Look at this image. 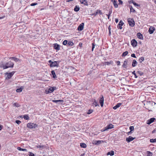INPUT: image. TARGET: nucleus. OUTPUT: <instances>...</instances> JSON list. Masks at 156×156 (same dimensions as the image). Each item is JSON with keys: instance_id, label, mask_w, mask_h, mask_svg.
<instances>
[{"instance_id": "46", "label": "nucleus", "mask_w": 156, "mask_h": 156, "mask_svg": "<svg viewBox=\"0 0 156 156\" xmlns=\"http://www.w3.org/2000/svg\"><path fill=\"white\" fill-rule=\"evenodd\" d=\"M129 129L131 131H132L134 130V127L133 126H130L129 127Z\"/></svg>"}, {"instance_id": "18", "label": "nucleus", "mask_w": 156, "mask_h": 156, "mask_svg": "<svg viewBox=\"0 0 156 156\" xmlns=\"http://www.w3.org/2000/svg\"><path fill=\"white\" fill-rule=\"evenodd\" d=\"M137 64V62L134 59L133 60V62L132 63V66L133 67L136 66Z\"/></svg>"}, {"instance_id": "24", "label": "nucleus", "mask_w": 156, "mask_h": 156, "mask_svg": "<svg viewBox=\"0 0 156 156\" xmlns=\"http://www.w3.org/2000/svg\"><path fill=\"white\" fill-rule=\"evenodd\" d=\"M114 152L113 151H111L108 152L107 153V155H110L111 156H113L114 155Z\"/></svg>"}, {"instance_id": "19", "label": "nucleus", "mask_w": 156, "mask_h": 156, "mask_svg": "<svg viewBox=\"0 0 156 156\" xmlns=\"http://www.w3.org/2000/svg\"><path fill=\"white\" fill-rule=\"evenodd\" d=\"M99 13L100 15H101L102 14V12H101V11L100 10H97L96 12H95L94 15L95 16H96L97 15L98 13Z\"/></svg>"}, {"instance_id": "2", "label": "nucleus", "mask_w": 156, "mask_h": 156, "mask_svg": "<svg viewBox=\"0 0 156 156\" xmlns=\"http://www.w3.org/2000/svg\"><path fill=\"white\" fill-rule=\"evenodd\" d=\"M48 62L50 63V66L51 67H58V64H59L60 61H55L54 62H52L51 60H50L48 61Z\"/></svg>"}, {"instance_id": "48", "label": "nucleus", "mask_w": 156, "mask_h": 156, "mask_svg": "<svg viewBox=\"0 0 156 156\" xmlns=\"http://www.w3.org/2000/svg\"><path fill=\"white\" fill-rule=\"evenodd\" d=\"M93 111V110L92 109H90L88 110V114H90L92 113Z\"/></svg>"}, {"instance_id": "47", "label": "nucleus", "mask_w": 156, "mask_h": 156, "mask_svg": "<svg viewBox=\"0 0 156 156\" xmlns=\"http://www.w3.org/2000/svg\"><path fill=\"white\" fill-rule=\"evenodd\" d=\"M16 122L18 124H20L21 122V121L20 120H16Z\"/></svg>"}, {"instance_id": "54", "label": "nucleus", "mask_w": 156, "mask_h": 156, "mask_svg": "<svg viewBox=\"0 0 156 156\" xmlns=\"http://www.w3.org/2000/svg\"><path fill=\"white\" fill-rule=\"evenodd\" d=\"M134 1L133 0H131L130 1H129L128 2L129 4H131V3H133L134 2Z\"/></svg>"}, {"instance_id": "5", "label": "nucleus", "mask_w": 156, "mask_h": 156, "mask_svg": "<svg viewBox=\"0 0 156 156\" xmlns=\"http://www.w3.org/2000/svg\"><path fill=\"white\" fill-rule=\"evenodd\" d=\"M113 128V125L112 124H109L105 128V129L101 130L102 132L105 131L108 129H112Z\"/></svg>"}, {"instance_id": "39", "label": "nucleus", "mask_w": 156, "mask_h": 156, "mask_svg": "<svg viewBox=\"0 0 156 156\" xmlns=\"http://www.w3.org/2000/svg\"><path fill=\"white\" fill-rule=\"evenodd\" d=\"M24 118L26 120H29V117L27 115H24Z\"/></svg>"}, {"instance_id": "52", "label": "nucleus", "mask_w": 156, "mask_h": 156, "mask_svg": "<svg viewBox=\"0 0 156 156\" xmlns=\"http://www.w3.org/2000/svg\"><path fill=\"white\" fill-rule=\"evenodd\" d=\"M131 56L132 57H133V58H136V55H135V54L134 53H133V54H132L131 55Z\"/></svg>"}, {"instance_id": "32", "label": "nucleus", "mask_w": 156, "mask_h": 156, "mask_svg": "<svg viewBox=\"0 0 156 156\" xmlns=\"http://www.w3.org/2000/svg\"><path fill=\"white\" fill-rule=\"evenodd\" d=\"M92 104L93 106L95 105V106H99L97 102L95 100H94V101L92 103Z\"/></svg>"}, {"instance_id": "55", "label": "nucleus", "mask_w": 156, "mask_h": 156, "mask_svg": "<svg viewBox=\"0 0 156 156\" xmlns=\"http://www.w3.org/2000/svg\"><path fill=\"white\" fill-rule=\"evenodd\" d=\"M118 1L119 2V4H122L123 3L122 1L121 0H118Z\"/></svg>"}, {"instance_id": "45", "label": "nucleus", "mask_w": 156, "mask_h": 156, "mask_svg": "<svg viewBox=\"0 0 156 156\" xmlns=\"http://www.w3.org/2000/svg\"><path fill=\"white\" fill-rule=\"evenodd\" d=\"M132 74H133L134 76H135V78H137V76H136V73H135V71H133V72H132Z\"/></svg>"}, {"instance_id": "63", "label": "nucleus", "mask_w": 156, "mask_h": 156, "mask_svg": "<svg viewBox=\"0 0 156 156\" xmlns=\"http://www.w3.org/2000/svg\"><path fill=\"white\" fill-rule=\"evenodd\" d=\"M2 126L1 125H0V130H2Z\"/></svg>"}, {"instance_id": "25", "label": "nucleus", "mask_w": 156, "mask_h": 156, "mask_svg": "<svg viewBox=\"0 0 156 156\" xmlns=\"http://www.w3.org/2000/svg\"><path fill=\"white\" fill-rule=\"evenodd\" d=\"M74 45L73 43L71 41H69V42H67V46H72Z\"/></svg>"}, {"instance_id": "40", "label": "nucleus", "mask_w": 156, "mask_h": 156, "mask_svg": "<svg viewBox=\"0 0 156 156\" xmlns=\"http://www.w3.org/2000/svg\"><path fill=\"white\" fill-rule=\"evenodd\" d=\"M147 156H152L153 154L152 153H151L149 151H147Z\"/></svg>"}, {"instance_id": "41", "label": "nucleus", "mask_w": 156, "mask_h": 156, "mask_svg": "<svg viewBox=\"0 0 156 156\" xmlns=\"http://www.w3.org/2000/svg\"><path fill=\"white\" fill-rule=\"evenodd\" d=\"M137 73H138L140 76H141L144 74L143 73L140 71H137Z\"/></svg>"}, {"instance_id": "59", "label": "nucleus", "mask_w": 156, "mask_h": 156, "mask_svg": "<svg viewBox=\"0 0 156 156\" xmlns=\"http://www.w3.org/2000/svg\"><path fill=\"white\" fill-rule=\"evenodd\" d=\"M57 101H58V102H63V100H57Z\"/></svg>"}, {"instance_id": "35", "label": "nucleus", "mask_w": 156, "mask_h": 156, "mask_svg": "<svg viewBox=\"0 0 156 156\" xmlns=\"http://www.w3.org/2000/svg\"><path fill=\"white\" fill-rule=\"evenodd\" d=\"M144 57H142L141 58H140L139 60L140 62V63H141L144 60Z\"/></svg>"}, {"instance_id": "7", "label": "nucleus", "mask_w": 156, "mask_h": 156, "mask_svg": "<svg viewBox=\"0 0 156 156\" xmlns=\"http://www.w3.org/2000/svg\"><path fill=\"white\" fill-rule=\"evenodd\" d=\"M14 73L15 72L14 71H12V72L9 73H7V76L6 77V79L8 80L13 75Z\"/></svg>"}, {"instance_id": "13", "label": "nucleus", "mask_w": 156, "mask_h": 156, "mask_svg": "<svg viewBox=\"0 0 156 156\" xmlns=\"http://www.w3.org/2000/svg\"><path fill=\"white\" fill-rule=\"evenodd\" d=\"M54 48L57 50H59L60 49V45L57 43L54 44Z\"/></svg>"}, {"instance_id": "9", "label": "nucleus", "mask_w": 156, "mask_h": 156, "mask_svg": "<svg viewBox=\"0 0 156 156\" xmlns=\"http://www.w3.org/2000/svg\"><path fill=\"white\" fill-rule=\"evenodd\" d=\"M131 44L133 47H135L137 45V42L134 39H133L131 41Z\"/></svg>"}, {"instance_id": "3", "label": "nucleus", "mask_w": 156, "mask_h": 156, "mask_svg": "<svg viewBox=\"0 0 156 156\" xmlns=\"http://www.w3.org/2000/svg\"><path fill=\"white\" fill-rule=\"evenodd\" d=\"M37 126V125L34 123H29L27 124V127L29 128H34Z\"/></svg>"}, {"instance_id": "8", "label": "nucleus", "mask_w": 156, "mask_h": 156, "mask_svg": "<svg viewBox=\"0 0 156 156\" xmlns=\"http://www.w3.org/2000/svg\"><path fill=\"white\" fill-rule=\"evenodd\" d=\"M56 87H51L49 88L48 90L47 91H46V92L47 93H51L53 92L54 90H56Z\"/></svg>"}, {"instance_id": "30", "label": "nucleus", "mask_w": 156, "mask_h": 156, "mask_svg": "<svg viewBox=\"0 0 156 156\" xmlns=\"http://www.w3.org/2000/svg\"><path fill=\"white\" fill-rule=\"evenodd\" d=\"M80 9V8L79 6L77 5H76L75 6V8L74 9V11L75 12H78L79 11Z\"/></svg>"}, {"instance_id": "43", "label": "nucleus", "mask_w": 156, "mask_h": 156, "mask_svg": "<svg viewBox=\"0 0 156 156\" xmlns=\"http://www.w3.org/2000/svg\"><path fill=\"white\" fill-rule=\"evenodd\" d=\"M95 44L94 43H93L92 44V51H93L94 50V48L95 47Z\"/></svg>"}, {"instance_id": "62", "label": "nucleus", "mask_w": 156, "mask_h": 156, "mask_svg": "<svg viewBox=\"0 0 156 156\" xmlns=\"http://www.w3.org/2000/svg\"><path fill=\"white\" fill-rule=\"evenodd\" d=\"M9 59H12L13 60V59L14 58V57H9Z\"/></svg>"}, {"instance_id": "37", "label": "nucleus", "mask_w": 156, "mask_h": 156, "mask_svg": "<svg viewBox=\"0 0 156 156\" xmlns=\"http://www.w3.org/2000/svg\"><path fill=\"white\" fill-rule=\"evenodd\" d=\"M150 142L151 143L156 142V138L154 139H150Z\"/></svg>"}, {"instance_id": "1", "label": "nucleus", "mask_w": 156, "mask_h": 156, "mask_svg": "<svg viewBox=\"0 0 156 156\" xmlns=\"http://www.w3.org/2000/svg\"><path fill=\"white\" fill-rule=\"evenodd\" d=\"M14 63L11 61H9L8 62H6L5 65L3 64L0 65V67H3V69H6L9 68H12L13 67Z\"/></svg>"}, {"instance_id": "15", "label": "nucleus", "mask_w": 156, "mask_h": 156, "mask_svg": "<svg viewBox=\"0 0 156 156\" xmlns=\"http://www.w3.org/2000/svg\"><path fill=\"white\" fill-rule=\"evenodd\" d=\"M84 24L83 23H81L77 28L78 30L79 31H81L83 30V28Z\"/></svg>"}, {"instance_id": "20", "label": "nucleus", "mask_w": 156, "mask_h": 156, "mask_svg": "<svg viewBox=\"0 0 156 156\" xmlns=\"http://www.w3.org/2000/svg\"><path fill=\"white\" fill-rule=\"evenodd\" d=\"M122 105L121 103H118L117 105L113 107V109H116L117 108L119 107Z\"/></svg>"}, {"instance_id": "6", "label": "nucleus", "mask_w": 156, "mask_h": 156, "mask_svg": "<svg viewBox=\"0 0 156 156\" xmlns=\"http://www.w3.org/2000/svg\"><path fill=\"white\" fill-rule=\"evenodd\" d=\"M104 97L103 95H101V98H100L99 99V102L101 105V107H103L104 105Z\"/></svg>"}, {"instance_id": "51", "label": "nucleus", "mask_w": 156, "mask_h": 156, "mask_svg": "<svg viewBox=\"0 0 156 156\" xmlns=\"http://www.w3.org/2000/svg\"><path fill=\"white\" fill-rule=\"evenodd\" d=\"M29 153L30 154H29V156H34V154L32 153L31 152H29Z\"/></svg>"}, {"instance_id": "44", "label": "nucleus", "mask_w": 156, "mask_h": 156, "mask_svg": "<svg viewBox=\"0 0 156 156\" xmlns=\"http://www.w3.org/2000/svg\"><path fill=\"white\" fill-rule=\"evenodd\" d=\"M13 60L16 62H17L20 60V59L18 58L15 57H14Z\"/></svg>"}, {"instance_id": "50", "label": "nucleus", "mask_w": 156, "mask_h": 156, "mask_svg": "<svg viewBox=\"0 0 156 156\" xmlns=\"http://www.w3.org/2000/svg\"><path fill=\"white\" fill-rule=\"evenodd\" d=\"M133 4L135 6H140V5H139L137 4L136 3H135L134 2L133 3Z\"/></svg>"}, {"instance_id": "38", "label": "nucleus", "mask_w": 156, "mask_h": 156, "mask_svg": "<svg viewBox=\"0 0 156 156\" xmlns=\"http://www.w3.org/2000/svg\"><path fill=\"white\" fill-rule=\"evenodd\" d=\"M68 41L67 40H65L62 42V44L64 45H66L67 44Z\"/></svg>"}, {"instance_id": "60", "label": "nucleus", "mask_w": 156, "mask_h": 156, "mask_svg": "<svg viewBox=\"0 0 156 156\" xmlns=\"http://www.w3.org/2000/svg\"><path fill=\"white\" fill-rule=\"evenodd\" d=\"M115 21L116 23H117L119 21V20L117 18L115 19Z\"/></svg>"}, {"instance_id": "17", "label": "nucleus", "mask_w": 156, "mask_h": 156, "mask_svg": "<svg viewBox=\"0 0 156 156\" xmlns=\"http://www.w3.org/2000/svg\"><path fill=\"white\" fill-rule=\"evenodd\" d=\"M155 30V28L152 27H151L150 28L148 31L150 34H152Z\"/></svg>"}, {"instance_id": "21", "label": "nucleus", "mask_w": 156, "mask_h": 156, "mask_svg": "<svg viewBox=\"0 0 156 156\" xmlns=\"http://www.w3.org/2000/svg\"><path fill=\"white\" fill-rule=\"evenodd\" d=\"M51 75H52V77L54 78H56V76L55 75V72L54 70H52L51 72Z\"/></svg>"}, {"instance_id": "33", "label": "nucleus", "mask_w": 156, "mask_h": 156, "mask_svg": "<svg viewBox=\"0 0 156 156\" xmlns=\"http://www.w3.org/2000/svg\"><path fill=\"white\" fill-rule=\"evenodd\" d=\"M117 3V2L116 1H114V2L113 3L114 7L115 8H117L118 7V5Z\"/></svg>"}, {"instance_id": "12", "label": "nucleus", "mask_w": 156, "mask_h": 156, "mask_svg": "<svg viewBox=\"0 0 156 156\" xmlns=\"http://www.w3.org/2000/svg\"><path fill=\"white\" fill-rule=\"evenodd\" d=\"M103 140H96L94 141V144L95 145H98L101 144L105 142Z\"/></svg>"}, {"instance_id": "53", "label": "nucleus", "mask_w": 156, "mask_h": 156, "mask_svg": "<svg viewBox=\"0 0 156 156\" xmlns=\"http://www.w3.org/2000/svg\"><path fill=\"white\" fill-rule=\"evenodd\" d=\"M37 147L38 148H43L44 147V146H41L38 145Z\"/></svg>"}, {"instance_id": "26", "label": "nucleus", "mask_w": 156, "mask_h": 156, "mask_svg": "<svg viewBox=\"0 0 156 156\" xmlns=\"http://www.w3.org/2000/svg\"><path fill=\"white\" fill-rule=\"evenodd\" d=\"M127 64V62L126 60L124 61V63L122 65V67L125 68H127L126 65Z\"/></svg>"}, {"instance_id": "36", "label": "nucleus", "mask_w": 156, "mask_h": 156, "mask_svg": "<svg viewBox=\"0 0 156 156\" xmlns=\"http://www.w3.org/2000/svg\"><path fill=\"white\" fill-rule=\"evenodd\" d=\"M128 54V52L127 51H126L123 52L122 55V56H125Z\"/></svg>"}, {"instance_id": "42", "label": "nucleus", "mask_w": 156, "mask_h": 156, "mask_svg": "<svg viewBox=\"0 0 156 156\" xmlns=\"http://www.w3.org/2000/svg\"><path fill=\"white\" fill-rule=\"evenodd\" d=\"M13 105L15 106H16V107H19L20 106V105L19 104L17 103H14L13 104Z\"/></svg>"}, {"instance_id": "27", "label": "nucleus", "mask_w": 156, "mask_h": 156, "mask_svg": "<svg viewBox=\"0 0 156 156\" xmlns=\"http://www.w3.org/2000/svg\"><path fill=\"white\" fill-rule=\"evenodd\" d=\"M114 76L113 75H108L107 77L108 78V79L113 80V79H112L113 78V77H114Z\"/></svg>"}, {"instance_id": "34", "label": "nucleus", "mask_w": 156, "mask_h": 156, "mask_svg": "<svg viewBox=\"0 0 156 156\" xmlns=\"http://www.w3.org/2000/svg\"><path fill=\"white\" fill-rule=\"evenodd\" d=\"M129 7H130V11L131 12H136L135 10L133 8L132 6L130 5Z\"/></svg>"}, {"instance_id": "28", "label": "nucleus", "mask_w": 156, "mask_h": 156, "mask_svg": "<svg viewBox=\"0 0 156 156\" xmlns=\"http://www.w3.org/2000/svg\"><path fill=\"white\" fill-rule=\"evenodd\" d=\"M80 146L81 147L86 148L87 147L86 144L83 143H80Z\"/></svg>"}, {"instance_id": "29", "label": "nucleus", "mask_w": 156, "mask_h": 156, "mask_svg": "<svg viewBox=\"0 0 156 156\" xmlns=\"http://www.w3.org/2000/svg\"><path fill=\"white\" fill-rule=\"evenodd\" d=\"M23 89V87H21L20 88L17 89L16 91L17 92H20L22 91Z\"/></svg>"}, {"instance_id": "57", "label": "nucleus", "mask_w": 156, "mask_h": 156, "mask_svg": "<svg viewBox=\"0 0 156 156\" xmlns=\"http://www.w3.org/2000/svg\"><path fill=\"white\" fill-rule=\"evenodd\" d=\"M156 132V128L155 129L152 131V133H154Z\"/></svg>"}, {"instance_id": "16", "label": "nucleus", "mask_w": 156, "mask_h": 156, "mask_svg": "<svg viewBox=\"0 0 156 156\" xmlns=\"http://www.w3.org/2000/svg\"><path fill=\"white\" fill-rule=\"evenodd\" d=\"M136 35H137V37L138 38L140 39H141V40L144 39L143 36L142 34H141L140 33H138Z\"/></svg>"}, {"instance_id": "58", "label": "nucleus", "mask_w": 156, "mask_h": 156, "mask_svg": "<svg viewBox=\"0 0 156 156\" xmlns=\"http://www.w3.org/2000/svg\"><path fill=\"white\" fill-rule=\"evenodd\" d=\"M120 62L119 61H118L117 62V65L118 66H119V65H120Z\"/></svg>"}, {"instance_id": "31", "label": "nucleus", "mask_w": 156, "mask_h": 156, "mask_svg": "<svg viewBox=\"0 0 156 156\" xmlns=\"http://www.w3.org/2000/svg\"><path fill=\"white\" fill-rule=\"evenodd\" d=\"M17 149L19 151H27V149H24V148H22L20 147H18L17 148Z\"/></svg>"}, {"instance_id": "23", "label": "nucleus", "mask_w": 156, "mask_h": 156, "mask_svg": "<svg viewBox=\"0 0 156 156\" xmlns=\"http://www.w3.org/2000/svg\"><path fill=\"white\" fill-rule=\"evenodd\" d=\"M112 63H113V61H110L109 62H104V65H107L108 66L110 64H112Z\"/></svg>"}, {"instance_id": "11", "label": "nucleus", "mask_w": 156, "mask_h": 156, "mask_svg": "<svg viewBox=\"0 0 156 156\" xmlns=\"http://www.w3.org/2000/svg\"><path fill=\"white\" fill-rule=\"evenodd\" d=\"M135 139V137H133L131 136H129L128 137L126 138V141L128 143H129Z\"/></svg>"}, {"instance_id": "4", "label": "nucleus", "mask_w": 156, "mask_h": 156, "mask_svg": "<svg viewBox=\"0 0 156 156\" xmlns=\"http://www.w3.org/2000/svg\"><path fill=\"white\" fill-rule=\"evenodd\" d=\"M128 22L129 26L130 27H133L135 25V22L133 19H128Z\"/></svg>"}, {"instance_id": "10", "label": "nucleus", "mask_w": 156, "mask_h": 156, "mask_svg": "<svg viewBox=\"0 0 156 156\" xmlns=\"http://www.w3.org/2000/svg\"><path fill=\"white\" fill-rule=\"evenodd\" d=\"M124 24V23L122 20H120L118 25L117 26V28L119 29H122V26Z\"/></svg>"}, {"instance_id": "64", "label": "nucleus", "mask_w": 156, "mask_h": 156, "mask_svg": "<svg viewBox=\"0 0 156 156\" xmlns=\"http://www.w3.org/2000/svg\"><path fill=\"white\" fill-rule=\"evenodd\" d=\"M5 17V16L0 17V19H2L4 18Z\"/></svg>"}, {"instance_id": "14", "label": "nucleus", "mask_w": 156, "mask_h": 156, "mask_svg": "<svg viewBox=\"0 0 156 156\" xmlns=\"http://www.w3.org/2000/svg\"><path fill=\"white\" fill-rule=\"evenodd\" d=\"M155 119H156L155 118H151L147 121V123L148 124L150 125V124L153 122L154 121V120Z\"/></svg>"}, {"instance_id": "22", "label": "nucleus", "mask_w": 156, "mask_h": 156, "mask_svg": "<svg viewBox=\"0 0 156 156\" xmlns=\"http://www.w3.org/2000/svg\"><path fill=\"white\" fill-rule=\"evenodd\" d=\"M80 3L82 4H83L85 5H87V2L86 1V0H80Z\"/></svg>"}, {"instance_id": "56", "label": "nucleus", "mask_w": 156, "mask_h": 156, "mask_svg": "<svg viewBox=\"0 0 156 156\" xmlns=\"http://www.w3.org/2000/svg\"><path fill=\"white\" fill-rule=\"evenodd\" d=\"M52 101V102H53L54 103H58V101H57V100H53Z\"/></svg>"}, {"instance_id": "49", "label": "nucleus", "mask_w": 156, "mask_h": 156, "mask_svg": "<svg viewBox=\"0 0 156 156\" xmlns=\"http://www.w3.org/2000/svg\"><path fill=\"white\" fill-rule=\"evenodd\" d=\"M37 4L36 3H31L30 4V5L31 6H34L35 5Z\"/></svg>"}, {"instance_id": "61", "label": "nucleus", "mask_w": 156, "mask_h": 156, "mask_svg": "<svg viewBox=\"0 0 156 156\" xmlns=\"http://www.w3.org/2000/svg\"><path fill=\"white\" fill-rule=\"evenodd\" d=\"M107 16H108V19H109V18H110V14H108V15H106Z\"/></svg>"}]
</instances>
